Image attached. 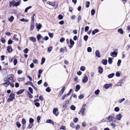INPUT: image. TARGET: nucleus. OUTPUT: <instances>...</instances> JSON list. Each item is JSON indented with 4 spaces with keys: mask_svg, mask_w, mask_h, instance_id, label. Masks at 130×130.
Listing matches in <instances>:
<instances>
[{
    "mask_svg": "<svg viewBox=\"0 0 130 130\" xmlns=\"http://www.w3.org/2000/svg\"><path fill=\"white\" fill-rule=\"evenodd\" d=\"M1 41L3 43H4L6 41H5V39L3 38L2 37V38H1Z\"/></svg>",
    "mask_w": 130,
    "mask_h": 130,
    "instance_id": "5fc2aeb1",
    "label": "nucleus"
},
{
    "mask_svg": "<svg viewBox=\"0 0 130 130\" xmlns=\"http://www.w3.org/2000/svg\"><path fill=\"white\" fill-rule=\"evenodd\" d=\"M9 98L7 100V102H9L10 101H12L15 99L14 94L11 93L10 95Z\"/></svg>",
    "mask_w": 130,
    "mask_h": 130,
    "instance_id": "f03ea898",
    "label": "nucleus"
},
{
    "mask_svg": "<svg viewBox=\"0 0 130 130\" xmlns=\"http://www.w3.org/2000/svg\"><path fill=\"white\" fill-rule=\"evenodd\" d=\"M17 126L18 127V128L20 127L21 126V124H20V122H17L16 123Z\"/></svg>",
    "mask_w": 130,
    "mask_h": 130,
    "instance_id": "f704fd0d",
    "label": "nucleus"
},
{
    "mask_svg": "<svg viewBox=\"0 0 130 130\" xmlns=\"http://www.w3.org/2000/svg\"><path fill=\"white\" fill-rule=\"evenodd\" d=\"M7 50L9 53H11L12 51V49L11 46H8Z\"/></svg>",
    "mask_w": 130,
    "mask_h": 130,
    "instance_id": "ddd939ff",
    "label": "nucleus"
},
{
    "mask_svg": "<svg viewBox=\"0 0 130 130\" xmlns=\"http://www.w3.org/2000/svg\"><path fill=\"white\" fill-rule=\"evenodd\" d=\"M98 72L100 74H101L103 72V68L100 67H98Z\"/></svg>",
    "mask_w": 130,
    "mask_h": 130,
    "instance_id": "2eb2a0df",
    "label": "nucleus"
},
{
    "mask_svg": "<svg viewBox=\"0 0 130 130\" xmlns=\"http://www.w3.org/2000/svg\"><path fill=\"white\" fill-rule=\"evenodd\" d=\"M41 26L42 25L41 24L38 25L37 26V29L39 30L41 28Z\"/></svg>",
    "mask_w": 130,
    "mask_h": 130,
    "instance_id": "603ef678",
    "label": "nucleus"
},
{
    "mask_svg": "<svg viewBox=\"0 0 130 130\" xmlns=\"http://www.w3.org/2000/svg\"><path fill=\"white\" fill-rule=\"evenodd\" d=\"M34 119L32 118H30L29 119V122L30 123L32 124L34 122Z\"/></svg>",
    "mask_w": 130,
    "mask_h": 130,
    "instance_id": "72a5a7b5",
    "label": "nucleus"
},
{
    "mask_svg": "<svg viewBox=\"0 0 130 130\" xmlns=\"http://www.w3.org/2000/svg\"><path fill=\"white\" fill-rule=\"evenodd\" d=\"M116 75L117 77H119L120 75V74L119 72H117L116 73Z\"/></svg>",
    "mask_w": 130,
    "mask_h": 130,
    "instance_id": "69168bd1",
    "label": "nucleus"
},
{
    "mask_svg": "<svg viewBox=\"0 0 130 130\" xmlns=\"http://www.w3.org/2000/svg\"><path fill=\"white\" fill-rule=\"evenodd\" d=\"M58 109L57 108H54L53 109V114L56 116H57L58 115V114L56 113V112L58 111Z\"/></svg>",
    "mask_w": 130,
    "mask_h": 130,
    "instance_id": "20e7f679",
    "label": "nucleus"
},
{
    "mask_svg": "<svg viewBox=\"0 0 130 130\" xmlns=\"http://www.w3.org/2000/svg\"><path fill=\"white\" fill-rule=\"evenodd\" d=\"M122 117V115L121 114H118L116 117V118L117 120H120L121 118Z\"/></svg>",
    "mask_w": 130,
    "mask_h": 130,
    "instance_id": "6e6552de",
    "label": "nucleus"
},
{
    "mask_svg": "<svg viewBox=\"0 0 130 130\" xmlns=\"http://www.w3.org/2000/svg\"><path fill=\"white\" fill-rule=\"evenodd\" d=\"M88 80V78L87 76L86 75H85L83 77L82 82L83 83H86L87 82Z\"/></svg>",
    "mask_w": 130,
    "mask_h": 130,
    "instance_id": "7ed1b4c3",
    "label": "nucleus"
},
{
    "mask_svg": "<svg viewBox=\"0 0 130 130\" xmlns=\"http://www.w3.org/2000/svg\"><path fill=\"white\" fill-rule=\"evenodd\" d=\"M29 39L31 41L33 42H35L37 41L36 38L32 37H30Z\"/></svg>",
    "mask_w": 130,
    "mask_h": 130,
    "instance_id": "9b49d317",
    "label": "nucleus"
},
{
    "mask_svg": "<svg viewBox=\"0 0 130 130\" xmlns=\"http://www.w3.org/2000/svg\"><path fill=\"white\" fill-rule=\"evenodd\" d=\"M48 35L50 36V37L51 38H52L53 37V33H48Z\"/></svg>",
    "mask_w": 130,
    "mask_h": 130,
    "instance_id": "774afa93",
    "label": "nucleus"
},
{
    "mask_svg": "<svg viewBox=\"0 0 130 130\" xmlns=\"http://www.w3.org/2000/svg\"><path fill=\"white\" fill-rule=\"evenodd\" d=\"M15 2V1L13 0L12 1H10L9 2V6L10 7H11L12 6L14 7L15 6L14 3Z\"/></svg>",
    "mask_w": 130,
    "mask_h": 130,
    "instance_id": "0eeeda50",
    "label": "nucleus"
},
{
    "mask_svg": "<svg viewBox=\"0 0 130 130\" xmlns=\"http://www.w3.org/2000/svg\"><path fill=\"white\" fill-rule=\"evenodd\" d=\"M115 75V74L113 73L109 74L108 75V78H111L112 77Z\"/></svg>",
    "mask_w": 130,
    "mask_h": 130,
    "instance_id": "5701e85b",
    "label": "nucleus"
},
{
    "mask_svg": "<svg viewBox=\"0 0 130 130\" xmlns=\"http://www.w3.org/2000/svg\"><path fill=\"white\" fill-rule=\"evenodd\" d=\"M21 3V1L20 0H19L17 2L14 3L15 6L17 7L20 5Z\"/></svg>",
    "mask_w": 130,
    "mask_h": 130,
    "instance_id": "9d476101",
    "label": "nucleus"
},
{
    "mask_svg": "<svg viewBox=\"0 0 130 130\" xmlns=\"http://www.w3.org/2000/svg\"><path fill=\"white\" fill-rule=\"evenodd\" d=\"M118 31L121 34H123V31L122 29H119L118 30Z\"/></svg>",
    "mask_w": 130,
    "mask_h": 130,
    "instance_id": "c85d7f7f",
    "label": "nucleus"
},
{
    "mask_svg": "<svg viewBox=\"0 0 130 130\" xmlns=\"http://www.w3.org/2000/svg\"><path fill=\"white\" fill-rule=\"evenodd\" d=\"M110 54L111 56L114 57L117 56V53L116 52L114 51L111 52L110 53Z\"/></svg>",
    "mask_w": 130,
    "mask_h": 130,
    "instance_id": "39448f33",
    "label": "nucleus"
},
{
    "mask_svg": "<svg viewBox=\"0 0 130 130\" xmlns=\"http://www.w3.org/2000/svg\"><path fill=\"white\" fill-rule=\"evenodd\" d=\"M33 62L37 64L38 63V60L36 59L34 60L33 61Z\"/></svg>",
    "mask_w": 130,
    "mask_h": 130,
    "instance_id": "bf43d9fd",
    "label": "nucleus"
},
{
    "mask_svg": "<svg viewBox=\"0 0 130 130\" xmlns=\"http://www.w3.org/2000/svg\"><path fill=\"white\" fill-rule=\"evenodd\" d=\"M85 108H82L80 111L79 112H80L81 113H82V115H83L85 113Z\"/></svg>",
    "mask_w": 130,
    "mask_h": 130,
    "instance_id": "dca6fc26",
    "label": "nucleus"
},
{
    "mask_svg": "<svg viewBox=\"0 0 130 130\" xmlns=\"http://www.w3.org/2000/svg\"><path fill=\"white\" fill-rule=\"evenodd\" d=\"M45 60V59L44 58H42L41 59V64H43Z\"/></svg>",
    "mask_w": 130,
    "mask_h": 130,
    "instance_id": "bb28decb",
    "label": "nucleus"
},
{
    "mask_svg": "<svg viewBox=\"0 0 130 130\" xmlns=\"http://www.w3.org/2000/svg\"><path fill=\"white\" fill-rule=\"evenodd\" d=\"M35 105L37 107H39L40 106V104L39 103H34Z\"/></svg>",
    "mask_w": 130,
    "mask_h": 130,
    "instance_id": "13d9d810",
    "label": "nucleus"
},
{
    "mask_svg": "<svg viewBox=\"0 0 130 130\" xmlns=\"http://www.w3.org/2000/svg\"><path fill=\"white\" fill-rule=\"evenodd\" d=\"M85 67L84 66H82L80 68V70L82 71H84L85 70Z\"/></svg>",
    "mask_w": 130,
    "mask_h": 130,
    "instance_id": "a19ab883",
    "label": "nucleus"
},
{
    "mask_svg": "<svg viewBox=\"0 0 130 130\" xmlns=\"http://www.w3.org/2000/svg\"><path fill=\"white\" fill-rule=\"evenodd\" d=\"M14 17L13 16H11L10 18L8 19V20L11 22H12L14 19Z\"/></svg>",
    "mask_w": 130,
    "mask_h": 130,
    "instance_id": "4be33fe9",
    "label": "nucleus"
},
{
    "mask_svg": "<svg viewBox=\"0 0 130 130\" xmlns=\"http://www.w3.org/2000/svg\"><path fill=\"white\" fill-rule=\"evenodd\" d=\"M28 51L29 50L27 48H26L23 50V52L24 53L27 54L28 53Z\"/></svg>",
    "mask_w": 130,
    "mask_h": 130,
    "instance_id": "e433bc0d",
    "label": "nucleus"
},
{
    "mask_svg": "<svg viewBox=\"0 0 130 130\" xmlns=\"http://www.w3.org/2000/svg\"><path fill=\"white\" fill-rule=\"evenodd\" d=\"M88 38V36L87 35H86L84 36V39L85 41H86Z\"/></svg>",
    "mask_w": 130,
    "mask_h": 130,
    "instance_id": "a18cd8bd",
    "label": "nucleus"
},
{
    "mask_svg": "<svg viewBox=\"0 0 130 130\" xmlns=\"http://www.w3.org/2000/svg\"><path fill=\"white\" fill-rule=\"evenodd\" d=\"M80 87L79 85H77L76 86V89L75 90V91L77 92L78 90L80 89Z\"/></svg>",
    "mask_w": 130,
    "mask_h": 130,
    "instance_id": "412c9836",
    "label": "nucleus"
},
{
    "mask_svg": "<svg viewBox=\"0 0 130 130\" xmlns=\"http://www.w3.org/2000/svg\"><path fill=\"white\" fill-rule=\"evenodd\" d=\"M10 84V82L7 80V81L4 83L3 84V85L5 86L6 87H8V86Z\"/></svg>",
    "mask_w": 130,
    "mask_h": 130,
    "instance_id": "aec40b11",
    "label": "nucleus"
},
{
    "mask_svg": "<svg viewBox=\"0 0 130 130\" xmlns=\"http://www.w3.org/2000/svg\"><path fill=\"white\" fill-rule=\"evenodd\" d=\"M65 87H63L61 89V90L59 92V94L60 95H61L64 92L65 90Z\"/></svg>",
    "mask_w": 130,
    "mask_h": 130,
    "instance_id": "f8f14e48",
    "label": "nucleus"
},
{
    "mask_svg": "<svg viewBox=\"0 0 130 130\" xmlns=\"http://www.w3.org/2000/svg\"><path fill=\"white\" fill-rule=\"evenodd\" d=\"M121 62V60L120 59H119L118 60L117 63V65L118 66H120V63Z\"/></svg>",
    "mask_w": 130,
    "mask_h": 130,
    "instance_id": "de8ad7c7",
    "label": "nucleus"
},
{
    "mask_svg": "<svg viewBox=\"0 0 130 130\" xmlns=\"http://www.w3.org/2000/svg\"><path fill=\"white\" fill-rule=\"evenodd\" d=\"M87 51L88 52H90L92 51V48L90 47H88L87 49Z\"/></svg>",
    "mask_w": 130,
    "mask_h": 130,
    "instance_id": "79ce46f5",
    "label": "nucleus"
},
{
    "mask_svg": "<svg viewBox=\"0 0 130 130\" xmlns=\"http://www.w3.org/2000/svg\"><path fill=\"white\" fill-rule=\"evenodd\" d=\"M65 40V39L64 38H61L60 40V41L61 42H62Z\"/></svg>",
    "mask_w": 130,
    "mask_h": 130,
    "instance_id": "338daca9",
    "label": "nucleus"
},
{
    "mask_svg": "<svg viewBox=\"0 0 130 130\" xmlns=\"http://www.w3.org/2000/svg\"><path fill=\"white\" fill-rule=\"evenodd\" d=\"M70 42L71 45H74V42L73 40L72 39H70Z\"/></svg>",
    "mask_w": 130,
    "mask_h": 130,
    "instance_id": "c756f323",
    "label": "nucleus"
},
{
    "mask_svg": "<svg viewBox=\"0 0 130 130\" xmlns=\"http://www.w3.org/2000/svg\"><path fill=\"white\" fill-rule=\"evenodd\" d=\"M13 62L14 65V66H15L16 65V64L17 63V59H14V60Z\"/></svg>",
    "mask_w": 130,
    "mask_h": 130,
    "instance_id": "ea45409f",
    "label": "nucleus"
},
{
    "mask_svg": "<svg viewBox=\"0 0 130 130\" xmlns=\"http://www.w3.org/2000/svg\"><path fill=\"white\" fill-rule=\"evenodd\" d=\"M112 85L111 84H106L104 85V86L105 89H107Z\"/></svg>",
    "mask_w": 130,
    "mask_h": 130,
    "instance_id": "1a4fd4ad",
    "label": "nucleus"
},
{
    "mask_svg": "<svg viewBox=\"0 0 130 130\" xmlns=\"http://www.w3.org/2000/svg\"><path fill=\"white\" fill-rule=\"evenodd\" d=\"M125 100V99L124 98H123L122 99H120L118 101V102L119 103H121L123 101Z\"/></svg>",
    "mask_w": 130,
    "mask_h": 130,
    "instance_id": "864d4df0",
    "label": "nucleus"
},
{
    "mask_svg": "<svg viewBox=\"0 0 130 130\" xmlns=\"http://www.w3.org/2000/svg\"><path fill=\"white\" fill-rule=\"evenodd\" d=\"M102 64L105 65L107 64V60L103 59L102 61Z\"/></svg>",
    "mask_w": 130,
    "mask_h": 130,
    "instance_id": "f3484780",
    "label": "nucleus"
},
{
    "mask_svg": "<svg viewBox=\"0 0 130 130\" xmlns=\"http://www.w3.org/2000/svg\"><path fill=\"white\" fill-rule=\"evenodd\" d=\"M95 13V10L94 9H92L91 10V13L92 15H93Z\"/></svg>",
    "mask_w": 130,
    "mask_h": 130,
    "instance_id": "2f4dec72",
    "label": "nucleus"
},
{
    "mask_svg": "<svg viewBox=\"0 0 130 130\" xmlns=\"http://www.w3.org/2000/svg\"><path fill=\"white\" fill-rule=\"evenodd\" d=\"M40 117L39 116H38L37 117V122L38 123H39V121L40 119Z\"/></svg>",
    "mask_w": 130,
    "mask_h": 130,
    "instance_id": "3c124183",
    "label": "nucleus"
},
{
    "mask_svg": "<svg viewBox=\"0 0 130 130\" xmlns=\"http://www.w3.org/2000/svg\"><path fill=\"white\" fill-rule=\"evenodd\" d=\"M49 4L50 5L53 6L55 5V2H49Z\"/></svg>",
    "mask_w": 130,
    "mask_h": 130,
    "instance_id": "49530a36",
    "label": "nucleus"
},
{
    "mask_svg": "<svg viewBox=\"0 0 130 130\" xmlns=\"http://www.w3.org/2000/svg\"><path fill=\"white\" fill-rule=\"evenodd\" d=\"M9 80H11L12 82H14V80L12 77L8 78V80L9 81Z\"/></svg>",
    "mask_w": 130,
    "mask_h": 130,
    "instance_id": "473e14b6",
    "label": "nucleus"
},
{
    "mask_svg": "<svg viewBox=\"0 0 130 130\" xmlns=\"http://www.w3.org/2000/svg\"><path fill=\"white\" fill-rule=\"evenodd\" d=\"M70 109L73 110H74L75 109L76 107L74 105H72L70 107Z\"/></svg>",
    "mask_w": 130,
    "mask_h": 130,
    "instance_id": "7c9ffc66",
    "label": "nucleus"
},
{
    "mask_svg": "<svg viewBox=\"0 0 130 130\" xmlns=\"http://www.w3.org/2000/svg\"><path fill=\"white\" fill-rule=\"evenodd\" d=\"M41 38V35L40 34H38L37 36V38L38 41H40V39Z\"/></svg>",
    "mask_w": 130,
    "mask_h": 130,
    "instance_id": "b1692460",
    "label": "nucleus"
},
{
    "mask_svg": "<svg viewBox=\"0 0 130 130\" xmlns=\"http://www.w3.org/2000/svg\"><path fill=\"white\" fill-rule=\"evenodd\" d=\"M73 121L75 123H76L78 121V119L77 118H74L73 120Z\"/></svg>",
    "mask_w": 130,
    "mask_h": 130,
    "instance_id": "e2e57ef3",
    "label": "nucleus"
},
{
    "mask_svg": "<svg viewBox=\"0 0 130 130\" xmlns=\"http://www.w3.org/2000/svg\"><path fill=\"white\" fill-rule=\"evenodd\" d=\"M100 92V90L99 89H97L95 91V93L96 95L98 94Z\"/></svg>",
    "mask_w": 130,
    "mask_h": 130,
    "instance_id": "0e129e2a",
    "label": "nucleus"
},
{
    "mask_svg": "<svg viewBox=\"0 0 130 130\" xmlns=\"http://www.w3.org/2000/svg\"><path fill=\"white\" fill-rule=\"evenodd\" d=\"M110 125L112 127V128L113 129H114L115 127L116 126V125L113 123H112L110 124Z\"/></svg>",
    "mask_w": 130,
    "mask_h": 130,
    "instance_id": "6e6d98bb",
    "label": "nucleus"
},
{
    "mask_svg": "<svg viewBox=\"0 0 130 130\" xmlns=\"http://www.w3.org/2000/svg\"><path fill=\"white\" fill-rule=\"evenodd\" d=\"M33 124H29L27 128H28L29 129H31L33 126Z\"/></svg>",
    "mask_w": 130,
    "mask_h": 130,
    "instance_id": "09e8293b",
    "label": "nucleus"
},
{
    "mask_svg": "<svg viewBox=\"0 0 130 130\" xmlns=\"http://www.w3.org/2000/svg\"><path fill=\"white\" fill-rule=\"evenodd\" d=\"M120 110L119 108L118 107H116L114 109V110L116 112H118Z\"/></svg>",
    "mask_w": 130,
    "mask_h": 130,
    "instance_id": "8fccbe9b",
    "label": "nucleus"
},
{
    "mask_svg": "<svg viewBox=\"0 0 130 130\" xmlns=\"http://www.w3.org/2000/svg\"><path fill=\"white\" fill-rule=\"evenodd\" d=\"M60 129L65 130H66V127L62 125L61 126Z\"/></svg>",
    "mask_w": 130,
    "mask_h": 130,
    "instance_id": "c03bdc74",
    "label": "nucleus"
},
{
    "mask_svg": "<svg viewBox=\"0 0 130 130\" xmlns=\"http://www.w3.org/2000/svg\"><path fill=\"white\" fill-rule=\"evenodd\" d=\"M21 122L22 124H26V120L24 118L22 119Z\"/></svg>",
    "mask_w": 130,
    "mask_h": 130,
    "instance_id": "a878e982",
    "label": "nucleus"
},
{
    "mask_svg": "<svg viewBox=\"0 0 130 130\" xmlns=\"http://www.w3.org/2000/svg\"><path fill=\"white\" fill-rule=\"evenodd\" d=\"M52 46L50 47H48L47 49V51L50 53L51 52V51H52Z\"/></svg>",
    "mask_w": 130,
    "mask_h": 130,
    "instance_id": "37998d69",
    "label": "nucleus"
},
{
    "mask_svg": "<svg viewBox=\"0 0 130 130\" xmlns=\"http://www.w3.org/2000/svg\"><path fill=\"white\" fill-rule=\"evenodd\" d=\"M108 63L110 64H111L112 63V60L111 59V58L108 57Z\"/></svg>",
    "mask_w": 130,
    "mask_h": 130,
    "instance_id": "cd10ccee",
    "label": "nucleus"
},
{
    "mask_svg": "<svg viewBox=\"0 0 130 130\" xmlns=\"http://www.w3.org/2000/svg\"><path fill=\"white\" fill-rule=\"evenodd\" d=\"M12 42V41L11 39H10L8 41V44L9 45L11 44Z\"/></svg>",
    "mask_w": 130,
    "mask_h": 130,
    "instance_id": "052dcab7",
    "label": "nucleus"
},
{
    "mask_svg": "<svg viewBox=\"0 0 130 130\" xmlns=\"http://www.w3.org/2000/svg\"><path fill=\"white\" fill-rule=\"evenodd\" d=\"M89 29V27L88 26H86L85 27V32L87 31Z\"/></svg>",
    "mask_w": 130,
    "mask_h": 130,
    "instance_id": "4d7b16f0",
    "label": "nucleus"
},
{
    "mask_svg": "<svg viewBox=\"0 0 130 130\" xmlns=\"http://www.w3.org/2000/svg\"><path fill=\"white\" fill-rule=\"evenodd\" d=\"M25 91L24 89H21L17 92V94H19L23 93Z\"/></svg>",
    "mask_w": 130,
    "mask_h": 130,
    "instance_id": "4468645a",
    "label": "nucleus"
},
{
    "mask_svg": "<svg viewBox=\"0 0 130 130\" xmlns=\"http://www.w3.org/2000/svg\"><path fill=\"white\" fill-rule=\"evenodd\" d=\"M26 93L27 95L30 98H32L33 97L32 96V95L30 94V93L28 91H26Z\"/></svg>",
    "mask_w": 130,
    "mask_h": 130,
    "instance_id": "a211bd4d",
    "label": "nucleus"
},
{
    "mask_svg": "<svg viewBox=\"0 0 130 130\" xmlns=\"http://www.w3.org/2000/svg\"><path fill=\"white\" fill-rule=\"evenodd\" d=\"M28 90L32 94L33 93V89L31 87H29L28 88Z\"/></svg>",
    "mask_w": 130,
    "mask_h": 130,
    "instance_id": "4c0bfd02",
    "label": "nucleus"
},
{
    "mask_svg": "<svg viewBox=\"0 0 130 130\" xmlns=\"http://www.w3.org/2000/svg\"><path fill=\"white\" fill-rule=\"evenodd\" d=\"M32 7L31 6H29V7H27L25 10V12H27V10L31 8Z\"/></svg>",
    "mask_w": 130,
    "mask_h": 130,
    "instance_id": "c9c22d12",
    "label": "nucleus"
},
{
    "mask_svg": "<svg viewBox=\"0 0 130 130\" xmlns=\"http://www.w3.org/2000/svg\"><path fill=\"white\" fill-rule=\"evenodd\" d=\"M107 122H113L116 121L115 117L113 116H109L108 117H107Z\"/></svg>",
    "mask_w": 130,
    "mask_h": 130,
    "instance_id": "f257e3e1",
    "label": "nucleus"
},
{
    "mask_svg": "<svg viewBox=\"0 0 130 130\" xmlns=\"http://www.w3.org/2000/svg\"><path fill=\"white\" fill-rule=\"evenodd\" d=\"M45 90L46 92H50L51 91V90L50 89V88L48 87H47L45 89Z\"/></svg>",
    "mask_w": 130,
    "mask_h": 130,
    "instance_id": "58836bf2",
    "label": "nucleus"
},
{
    "mask_svg": "<svg viewBox=\"0 0 130 130\" xmlns=\"http://www.w3.org/2000/svg\"><path fill=\"white\" fill-rule=\"evenodd\" d=\"M90 2L89 1H86L85 3L86 7L88 8L89 6Z\"/></svg>",
    "mask_w": 130,
    "mask_h": 130,
    "instance_id": "393cba45",
    "label": "nucleus"
},
{
    "mask_svg": "<svg viewBox=\"0 0 130 130\" xmlns=\"http://www.w3.org/2000/svg\"><path fill=\"white\" fill-rule=\"evenodd\" d=\"M58 19H59L61 20L63 18V16L61 14L59 15L58 16Z\"/></svg>",
    "mask_w": 130,
    "mask_h": 130,
    "instance_id": "680f3d73",
    "label": "nucleus"
},
{
    "mask_svg": "<svg viewBox=\"0 0 130 130\" xmlns=\"http://www.w3.org/2000/svg\"><path fill=\"white\" fill-rule=\"evenodd\" d=\"M95 54L96 56L98 58H100L101 56L100 53L98 50H96L95 52Z\"/></svg>",
    "mask_w": 130,
    "mask_h": 130,
    "instance_id": "423d86ee",
    "label": "nucleus"
},
{
    "mask_svg": "<svg viewBox=\"0 0 130 130\" xmlns=\"http://www.w3.org/2000/svg\"><path fill=\"white\" fill-rule=\"evenodd\" d=\"M99 30L98 29H95L92 31V34L93 35H94L96 33L99 32Z\"/></svg>",
    "mask_w": 130,
    "mask_h": 130,
    "instance_id": "6ab92c4d",
    "label": "nucleus"
}]
</instances>
